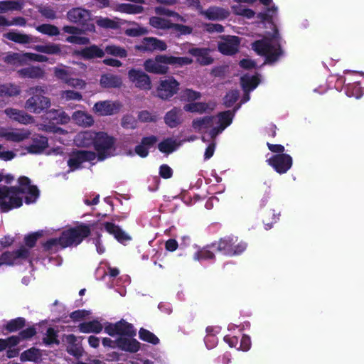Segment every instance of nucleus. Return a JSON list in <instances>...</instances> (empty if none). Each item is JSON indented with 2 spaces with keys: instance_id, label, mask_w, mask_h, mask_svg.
<instances>
[{
  "instance_id": "obj_60",
  "label": "nucleus",
  "mask_w": 364,
  "mask_h": 364,
  "mask_svg": "<svg viewBox=\"0 0 364 364\" xmlns=\"http://www.w3.org/2000/svg\"><path fill=\"white\" fill-rule=\"evenodd\" d=\"M239 92L236 90H230L224 97V105L226 107H231L238 100Z\"/></svg>"
},
{
  "instance_id": "obj_22",
  "label": "nucleus",
  "mask_w": 364,
  "mask_h": 364,
  "mask_svg": "<svg viewBox=\"0 0 364 364\" xmlns=\"http://www.w3.org/2000/svg\"><path fill=\"white\" fill-rule=\"evenodd\" d=\"M116 344L120 350L132 353L139 351L141 347V343L133 337H119L116 340Z\"/></svg>"
},
{
  "instance_id": "obj_18",
  "label": "nucleus",
  "mask_w": 364,
  "mask_h": 364,
  "mask_svg": "<svg viewBox=\"0 0 364 364\" xmlns=\"http://www.w3.org/2000/svg\"><path fill=\"white\" fill-rule=\"evenodd\" d=\"M4 112L10 119L20 124L27 125L34 122L33 117L23 110H19L15 108H6Z\"/></svg>"
},
{
  "instance_id": "obj_40",
  "label": "nucleus",
  "mask_w": 364,
  "mask_h": 364,
  "mask_svg": "<svg viewBox=\"0 0 364 364\" xmlns=\"http://www.w3.org/2000/svg\"><path fill=\"white\" fill-rule=\"evenodd\" d=\"M259 78L256 75H244L240 78L241 86L245 92L255 90L259 85Z\"/></svg>"
},
{
  "instance_id": "obj_62",
  "label": "nucleus",
  "mask_w": 364,
  "mask_h": 364,
  "mask_svg": "<svg viewBox=\"0 0 364 364\" xmlns=\"http://www.w3.org/2000/svg\"><path fill=\"white\" fill-rule=\"evenodd\" d=\"M148 33L146 28L137 26L135 28H129L124 31V34L130 37H138Z\"/></svg>"
},
{
  "instance_id": "obj_23",
  "label": "nucleus",
  "mask_w": 364,
  "mask_h": 364,
  "mask_svg": "<svg viewBox=\"0 0 364 364\" xmlns=\"http://www.w3.org/2000/svg\"><path fill=\"white\" fill-rule=\"evenodd\" d=\"M183 111L180 107H173L164 116V122L170 128H176L183 122Z\"/></svg>"
},
{
  "instance_id": "obj_6",
  "label": "nucleus",
  "mask_w": 364,
  "mask_h": 364,
  "mask_svg": "<svg viewBox=\"0 0 364 364\" xmlns=\"http://www.w3.org/2000/svg\"><path fill=\"white\" fill-rule=\"evenodd\" d=\"M115 141L114 137L109 136L105 132H98L95 134L92 144L96 151V158L99 161H102L114 155L116 150Z\"/></svg>"
},
{
  "instance_id": "obj_63",
  "label": "nucleus",
  "mask_w": 364,
  "mask_h": 364,
  "mask_svg": "<svg viewBox=\"0 0 364 364\" xmlns=\"http://www.w3.org/2000/svg\"><path fill=\"white\" fill-rule=\"evenodd\" d=\"M346 92L349 96L359 98L362 95L361 87L358 83H348L346 87Z\"/></svg>"
},
{
  "instance_id": "obj_30",
  "label": "nucleus",
  "mask_w": 364,
  "mask_h": 364,
  "mask_svg": "<svg viewBox=\"0 0 364 364\" xmlns=\"http://www.w3.org/2000/svg\"><path fill=\"white\" fill-rule=\"evenodd\" d=\"M72 119L77 125L84 127H90L94 123L92 117L82 111L74 112L72 115Z\"/></svg>"
},
{
  "instance_id": "obj_21",
  "label": "nucleus",
  "mask_w": 364,
  "mask_h": 364,
  "mask_svg": "<svg viewBox=\"0 0 364 364\" xmlns=\"http://www.w3.org/2000/svg\"><path fill=\"white\" fill-rule=\"evenodd\" d=\"M75 53L85 60L102 58L105 56L104 50L95 44L85 47L80 50L76 51Z\"/></svg>"
},
{
  "instance_id": "obj_46",
  "label": "nucleus",
  "mask_w": 364,
  "mask_h": 364,
  "mask_svg": "<svg viewBox=\"0 0 364 364\" xmlns=\"http://www.w3.org/2000/svg\"><path fill=\"white\" fill-rule=\"evenodd\" d=\"M105 54L113 55L114 57H119L121 58H126L127 56V51L125 48L116 46V45H108L105 47Z\"/></svg>"
},
{
  "instance_id": "obj_8",
  "label": "nucleus",
  "mask_w": 364,
  "mask_h": 364,
  "mask_svg": "<svg viewBox=\"0 0 364 364\" xmlns=\"http://www.w3.org/2000/svg\"><path fill=\"white\" fill-rule=\"evenodd\" d=\"M66 16L69 21L80 25L84 32L95 31V26L89 10L81 7L73 8L67 12Z\"/></svg>"
},
{
  "instance_id": "obj_26",
  "label": "nucleus",
  "mask_w": 364,
  "mask_h": 364,
  "mask_svg": "<svg viewBox=\"0 0 364 364\" xmlns=\"http://www.w3.org/2000/svg\"><path fill=\"white\" fill-rule=\"evenodd\" d=\"M105 230L110 235H114V238L119 242L123 243L131 240L129 236L119 226L116 225L111 222H105L102 224Z\"/></svg>"
},
{
  "instance_id": "obj_10",
  "label": "nucleus",
  "mask_w": 364,
  "mask_h": 364,
  "mask_svg": "<svg viewBox=\"0 0 364 364\" xmlns=\"http://www.w3.org/2000/svg\"><path fill=\"white\" fill-rule=\"evenodd\" d=\"M30 254V250L24 245H21L19 249L14 251H6L0 255V267L20 264L28 259Z\"/></svg>"
},
{
  "instance_id": "obj_32",
  "label": "nucleus",
  "mask_w": 364,
  "mask_h": 364,
  "mask_svg": "<svg viewBox=\"0 0 364 364\" xmlns=\"http://www.w3.org/2000/svg\"><path fill=\"white\" fill-rule=\"evenodd\" d=\"M280 213H276L274 209H266L262 214V222L267 230L271 229L279 219Z\"/></svg>"
},
{
  "instance_id": "obj_14",
  "label": "nucleus",
  "mask_w": 364,
  "mask_h": 364,
  "mask_svg": "<svg viewBox=\"0 0 364 364\" xmlns=\"http://www.w3.org/2000/svg\"><path fill=\"white\" fill-rule=\"evenodd\" d=\"M268 165L279 173H286L292 166V157L287 154H274L267 160Z\"/></svg>"
},
{
  "instance_id": "obj_12",
  "label": "nucleus",
  "mask_w": 364,
  "mask_h": 364,
  "mask_svg": "<svg viewBox=\"0 0 364 364\" xmlns=\"http://www.w3.org/2000/svg\"><path fill=\"white\" fill-rule=\"evenodd\" d=\"M129 80L140 90L148 91L151 89L150 76L141 69L131 68L127 73Z\"/></svg>"
},
{
  "instance_id": "obj_37",
  "label": "nucleus",
  "mask_w": 364,
  "mask_h": 364,
  "mask_svg": "<svg viewBox=\"0 0 364 364\" xmlns=\"http://www.w3.org/2000/svg\"><path fill=\"white\" fill-rule=\"evenodd\" d=\"M41 356L42 354L40 349L31 347L21 353L20 360L21 362L30 361L38 363L41 359Z\"/></svg>"
},
{
  "instance_id": "obj_59",
  "label": "nucleus",
  "mask_w": 364,
  "mask_h": 364,
  "mask_svg": "<svg viewBox=\"0 0 364 364\" xmlns=\"http://www.w3.org/2000/svg\"><path fill=\"white\" fill-rule=\"evenodd\" d=\"M159 117L155 113H151L148 110H143L139 112L138 119L141 122H156Z\"/></svg>"
},
{
  "instance_id": "obj_39",
  "label": "nucleus",
  "mask_w": 364,
  "mask_h": 364,
  "mask_svg": "<svg viewBox=\"0 0 364 364\" xmlns=\"http://www.w3.org/2000/svg\"><path fill=\"white\" fill-rule=\"evenodd\" d=\"M183 109L191 113L203 114L208 112V110L211 111L213 109L210 108L208 103L199 102L186 104L183 106Z\"/></svg>"
},
{
  "instance_id": "obj_20",
  "label": "nucleus",
  "mask_w": 364,
  "mask_h": 364,
  "mask_svg": "<svg viewBox=\"0 0 364 364\" xmlns=\"http://www.w3.org/2000/svg\"><path fill=\"white\" fill-rule=\"evenodd\" d=\"M200 14L210 21H223L230 16L228 9L218 6H210L204 11H201Z\"/></svg>"
},
{
  "instance_id": "obj_61",
  "label": "nucleus",
  "mask_w": 364,
  "mask_h": 364,
  "mask_svg": "<svg viewBox=\"0 0 364 364\" xmlns=\"http://www.w3.org/2000/svg\"><path fill=\"white\" fill-rule=\"evenodd\" d=\"M121 125L124 129H134L137 126V122L134 117L130 114H127L122 117Z\"/></svg>"
},
{
  "instance_id": "obj_57",
  "label": "nucleus",
  "mask_w": 364,
  "mask_h": 364,
  "mask_svg": "<svg viewBox=\"0 0 364 364\" xmlns=\"http://www.w3.org/2000/svg\"><path fill=\"white\" fill-rule=\"evenodd\" d=\"M42 235L41 231L34 232L26 235L24 237L25 247H27V249L30 250L31 248L35 247L38 239Z\"/></svg>"
},
{
  "instance_id": "obj_29",
  "label": "nucleus",
  "mask_w": 364,
  "mask_h": 364,
  "mask_svg": "<svg viewBox=\"0 0 364 364\" xmlns=\"http://www.w3.org/2000/svg\"><path fill=\"white\" fill-rule=\"evenodd\" d=\"M100 82V85L104 88H119L122 85V77L112 74L102 75Z\"/></svg>"
},
{
  "instance_id": "obj_58",
  "label": "nucleus",
  "mask_w": 364,
  "mask_h": 364,
  "mask_svg": "<svg viewBox=\"0 0 364 364\" xmlns=\"http://www.w3.org/2000/svg\"><path fill=\"white\" fill-rule=\"evenodd\" d=\"M200 97V92L188 88L184 90L181 95V99L183 100L191 102H193L195 100H199Z\"/></svg>"
},
{
  "instance_id": "obj_38",
  "label": "nucleus",
  "mask_w": 364,
  "mask_h": 364,
  "mask_svg": "<svg viewBox=\"0 0 364 364\" xmlns=\"http://www.w3.org/2000/svg\"><path fill=\"white\" fill-rule=\"evenodd\" d=\"M78 327L80 331L85 333H99L103 328L102 325L97 320L81 323Z\"/></svg>"
},
{
  "instance_id": "obj_5",
  "label": "nucleus",
  "mask_w": 364,
  "mask_h": 364,
  "mask_svg": "<svg viewBox=\"0 0 364 364\" xmlns=\"http://www.w3.org/2000/svg\"><path fill=\"white\" fill-rule=\"evenodd\" d=\"M31 97L25 102V108L31 112L41 114L51 105L50 99L45 96L43 87L36 86L29 89Z\"/></svg>"
},
{
  "instance_id": "obj_1",
  "label": "nucleus",
  "mask_w": 364,
  "mask_h": 364,
  "mask_svg": "<svg viewBox=\"0 0 364 364\" xmlns=\"http://www.w3.org/2000/svg\"><path fill=\"white\" fill-rule=\"evenodd\" d=\"M257 18L262 21L271 23L273 26V32L268 33L269 36L267 37L255 41L252 43V49L258 55L265 57V63L272 64L283 55L280 44L282 38L277 26L273 23L272 15L267 12H261L257 14Z\"/></svg>"
},
{
  "instance_id": "obj_28",
  "label": "nucleus",
  "mask_w": 364,
  "mask_h": 364,
  "mask_svg": "<svg viewBox=\"0 0 364 364\" xmlns=\"http://www.w3.org/2000/svg\"><path fill=\"white\" fill-rule=\"evenodd\" d=\"M65 341L68 343L66 351L68 354L80 358L82 355L83 349L77 343V338L74 334L65 335Z\"/></svg>"
},
{
  "instance_id": "obj_36",
  "label": "nucleus",
  "mask_w": 364,
  "mask_h": 364,
  "mask_svg": "<svg viewBox=\"0 0 364 364\" xmlns=\"http://www.w3.org/2000/svg\"><path fill=\"white\" fill-rule=\"evenodd\" d=\"M178 146L179 143L176 139L168 137L159 143L158 149L161 153L168 155L176 151Z\"/></svg>"
},
{
  "instance_id": "obj_55",
  "label": "nucleus",
  "mask_w": 364,
  "mask_h": 364,
  "mask_svg": "<svg viewBox=\"0 0 364 364\" xmlns=\"http://www.w3.org/2000/svg\"><path fill=\"white\" fill-rule=\"evenodd\" d=\"M96 24L103 28L117 29L119 27L117 21L107 17H100L96 20Z\"/></svg>"
},
{
  "instance_id": "obj_54",
  "label": "nucleus",
  "mask_w": 364,
  "mask_h": 364,
  "mask_svg": "<svg viewBox=\"0 0 364 364\" xmlns=\"http://www.w3.org/2000/svg\"><path fill=\"white\" fill-rule=\"evenodd\" d=\"M120 9L122 12L128 14H138L144 11L143 6L131 4H122L120 5Z\"/></svg>"
},
{
  "instance_id": "obj_11",
  "label": "nucleus",
  "mask_w": 364,
  "mask_h": 364,
  "mask_svg": "<svg viewBox=\"0 0 364 364\" xmlns=\"http://www.w3.org/2000/svg\"><path fill=\"white\" fill-rule=\"evenodd\" d=\"M180 89V83L173 76L161 80L156 87V97L162 100H168L175 95Z\"/></svg>"
},
{
  "instance_id": "obj_24",
  "label": "nucleus",
  "mask_w": 364,
  "mask_h": 364,
  "mask_svg": "<svg viewBox=\"0 0 364 364\" xmlns=\"http://www.w3.org/2000/svg\"><path fill=\"white\" fill-rule=\"evenodd\" d=\"M48 147V140L46 136L37 135L32 139V143L26 147L28 153L39 154Z\"/></svg>"
},
{
  "instance_id": "obj_34",
  "label": "nucleus",
  "mask_w": 364,
  "mask_h": 364,
  "mask_svg": "<svg viewBox=\"0 0 364 364\" xmlns=\"http://www.w3.org/2000/svg\"><path fill=\"white\" fill-rule=\"evenodd\" d=\"M33 49L39 53L48 55H62L61 45L49 43L45 45H36Z\"/></svg>"
},
{
  "instance_id": "obj_9",
  "label": "nucleus",
  "mask_w": 364,
  "mask_h": 364,
  "mask_svg": "<svg viewBox=\"0 0 364 364\" xmlns=\"http://www.w3.org/2000/svg\"><path fill=\"white\" fill-rule=\"evenodd\" d=\"M70 120V116L63 109H50L43 117V122L46 123L44 130L50 133H58L63 129L57 125L66 124Z\"/></svg>"
},
{
  "instance_id": "obj_16",
  "label": "nucleus",
  "mask_w": 364,
  "mask_h": 364,
  "mask_svg": "<svg viewBox=\"0 0 364 364\" xmlns=\"http://www.w3.org/2000/svg\"><path fill=\"white\" fill-rule=\"evenodd\" d=\"M223 41L218 42V49L220 53L225 55H233L239 50L240 38L235 36H223Z\"/></svg>"
},
{
  "instance_id": "obj_45",
  "label": "nucleus",
  "mask_w": 364,
  "mask_h": 364,
  "mask_svg": "<svg viewBox=\"0 0 364 364\" xmlns=\"http://www.w3.org/2000/svg\"><path fill=\"white\" fill-rule=\"evenodd\" d=\"M139 338L145 342L149 343L152 345H157L159 343V338L150 331L141 328L139 331Z\"/></svg>"
},
{
  "instance_id": "obj_27",
  "label": "nucleus",
  "mask_w": 364,
  "mask_h": 364,
  "mask_svg": "<svg viewBox=\"0 0 364 364\" xmlns=\"http://www.w3.org/2000/svg\"><path fill=\"white\" fill-rule=\"evenodd\" d=\"M93 109L99 116H109L114 114L117 107L110 101H100L95 104Z\"/></svg>"
},
{
  "instance_id": "obj_17",
  "label": "nucleus",
  "mask_w": 364,
  "mask_h": 364,
  "mask_svg": "<svg viewBox=\"0 0 364 364\" xmlns=\"http://www.w3.org/2000/svg\"><path fill=\"white\" fill-rule=\"evenodd\" d=\"M7 60L8 62H11L12 60L18 62L20 65H22L26 60L40 63L47 62L48 60V58L43 55L33 53H24L23 54L14 53L7 56Z\"/></svg>"
},
{
  "instance_id": "obj_4",
  "label": "nucleus",
  "mask_w": 364,
  "mask_h": 364,
  "mask_svg": "<svg viewBox=\"0 0 364 364\" xmlns=\"http://www.w3.org/2000/svg\"><path fill=\"white\" fill-rule=\"evenodd\" d=\"M193 63V59L188 57H177L166 54L156 55L154 58L144 60L143 67L146 72L155 75L169 73V65L173 68H182Z\"/></svg>"
},
{
  "instance_id": "obj_56",
  "label": "nucleus",
  "mask_w": 364,
  "mask_h": 364,
  "mask_svg": "<svg viewBox=\"0 0 364 364\" xmlns=\"http://www.w3.org/2000/svg\"><path fill=\"white\" fill-rule=\"evenodd\" d=\"M30 132H9L6 134V139L14 142H21L24 139L28 138Z\"/></svg>"
},
{
  "instance_id": "obj_15",
  "label": "nucleus",
  "mask_w": 364,
  "mask_h": 364,
  "mask_svg": "<svg viewBox=\"0 0 364 364\" xmlns=\"http://www.w3.org/2000/svg\"><path fill=\"white\" fill-rule=\"evenodd\" d=\"M166 43L155 37H144L139 45L135 46V50L140 52L153 53L154 51H165L167 49Z\"/></svg>"
},
{
  "instance_id": "obj_49",
  "label": "nucleus",
  "mask_w": 364,
  "mask_h": 364,
  "mask_svg": "<svg viewBox=\"0 0 364 364\" xmlns=\"http://www.w3.org/2000/svg\"><path fill=\"white\" fill-rule=\"evenodd\" d=\"M22 9V4L14 1H0V14L9 11H19Z\"/></svg>"
},
{
  "instance_id": "obj_13",
  "label": "nucleus",
  "mask_w": 364,
  "mask_h": 364,
  "mask_svg": "<svg viewBox=\"0 0 364 364\" xmlns=\"http://www.w3.org/2000/svg\"><path fill=\"white\" fill-rule=\"evenodd\" d=\"M97 157L96 153L88 150H75L73 151L69 159L68 160V166L72 171L81 168V165L84 162H92Z\"/></svg>"
},
{
  "instance_id": "obj_53",
  "label": "nucleus",
  "mask_w": 364,
  "mask_h": 364,
  "mask_svg": "<svg viewBox=\"0 0 364 364\" xmlns=\"http://www.w3.org/2000/svg\"><path fill=\"white\" fill-rule=\"evenodd\" d=\"M26 193H27V196L25 197V203L26 204L35 203L39 197V190L34 185L28 187Z\"/></svg>"
},
{
  "instance_id": "obj_41",
  "label": "nucleus",
  "mask_w": 364,
  "mask_h": 364,
  "mask_svg": "<svg viewBox=\"0 0 364 364\" xmlns=\"http://www.w3.org/2000/svg\"><path fill=\"white\" fill-rule=\"evenodd\" d=\"M213 116H205L198 117L192 121V127L196 131H200L203 129H208L212 127L213 124Z\"/></svg>"
},
{
  "instance_id": "obj_31",
  "label": "nucleus",
  "mask_w": 364,
  "mask_h": 364,
  "mask_svg": "<svg viewBox=\"0 0 364 364\" xmlns=\"http://www.w3.org/2000/svg\"><path fill=\"white\" fill-rule=\"evenodd\" d=\"M217 242L216 241L205 245L203 248L195 252L193 258L196 260H206V259H215V255L213 252L210 250L211 248L215 247Z\"/></svg>"
},
{
  "instance_id": "obj_50",
  "label": "nucleus",
  "mask_w": 364,
  "mask_h": 364,
  "mask_svg": "<svg viewBox=\"0 0 364 364\" xmlns=\"http://www.w3.org/2000/svg\"><path fill=\"white\" fill-rule=\"evenodd\" d=\"M234 113L230 110L219 112L218 114L219 125L222 127V129H225L232 122Z\"/></svg>"
},
{
  "instance_id": "obj_19",
  "label": "nucleus",
  "mask_w": 364,
  "mask_h": 364,
  "mask_svg": "<svg viewBox=\"0 0 364 364\" xmlns=\"http://www.w3.org/2000/svg\"><path fill=\"white\" fill-rule=\"evenodd\" d=\"M210 50L207 48H192L188 53L196 58V62L200 65H209L212 64L214 59L210 55Z\"/></svg>"
},
{
  "instance_id": "obj_64",
  "label": "nucleus",
  "mask_w": 364,
  "mask_h": 364,
  "mask_svg": "<svg viewBox=\"0 0 364 364\" xmlns=\"http://www.w3.org/2000/svg\"><path fill=\"white\" fill-rule=\"evenodd\" d=\"M66 41L78 45H87L90 43V38L85 36H70L66 38Z\"/></svg>"
},
{
  "instance_id": "obj_33",
  "label": "nucleus",
  "mask_w": 364,
  "mask_h": 364,
  "mask_svg": "<svg viewBox=\"0 0 364 364\" xmlns=\"http://www.w3.org/2000/svg\"><path fill=\"white\" fill-rule=\"evenodd\" d=\"M117 335L120 336V337L127 336L132 338L136 334L133 325L124 319L117 321Z\"/></svg>"
},
{
  "instance_id": "obj_43",
  "label": "nucleus",
  "mask_w": 364,
  "mask_h": 364,
  "mask_svg": "<svg viewBox=\"0 0 364 364\" xmlns=\"http://www.w3.org/2000/svg\"><path fill=\"white\" fill-rule=\"evenodd\" d=\"M19 87L11 83L0 85V97H14L20 94Z\"/></svg>"
},
{
  "instance_id": "obj_3",
  "label": "nucleus",
  "mask_w": 364,
  "mask_h": 364,
  "mask_svg": "<svg viewBox=\"0 0 364 364\" xmlns=\"http://www.w3.org/2000/svg\"><path fill=\"white\" fill-rule=\"evenodd\" d=\"M18 186H0V210L7 213L23 205L21 195L25 194L26 188L31 185V180L27 176H20L18 179Z\"/></svg>"
},
{
  "instance_id": "obj_35",
  "label": "nucleus",
  "mask_w": 364,
  "mask_h": 364,
  "mask_svg": "<svg viewBox=\"0 0 364 364\" xmlns=\"http://www.w3.org/2000/svg\"><path fill=\"white\" fill-rule=\"evenodd\" d=\"M4 37L9 41L19 44H28L33 42L32 37L25 33L9 31L4 34Z\"/></svg>"
},
{
  "instance_id": "obj_48",
  "label": "nucleus",
  "mask_w": 364,
  "mask_h": 364,
  "mask_svg": "<svg viewBox=\"0 0 364 364\" xmlns=\"http://www.w3.org/2000/svg\"><path fill=\"white\" fill-rule=\"evenodd\" d=\"M154 12L156 15L173 17L177 21H181L183 22L186 21L185 18L182 16H181L178 13H177L174 11L170 10L168 9H166L164 6H160L155 7Z\"/></svg>"
},
{
  "instance_id": "obj_47",
  "label": "nucleus",
  "mask_w": 364,
  "mask_h": 364,
  "mask_svg": "<svg viewBox=\"0 0 364 364\" xmlns=\"http://www.w3.org/2000/svg\"><path fill=\"white\" fill-rule=\"evenodd\" d=\"M169 29L173 30V33L176 34V36L179 37L181 36H186L190 35L193 32V28L189 26L174 23L171 22Z\"/></svg>"
},
{
  "instance_id": "obj_25",
  "label": "nucleus",
  "mask_w": 364,
  "mask_h": 364,
  "mask_svg": "<svg viewBox=\"0 0 364 364\" xmlns=\"http://www.w3.org/2000/svg\"><path fill=\"white\" fill-rule=\"evenodd\" d=\"M21 78L42 79L45 77V70L39 66L30 65L17 70Z\"/></svg>"
},
{
  "instance_id": "obj_51",
  "label": "nucleus",
  "mask_w": 364,
  "mask_h": 364,
  "mask_svg": "<svg viewBox=\"0 0 364 364\" xmlns=\"http://www.w3.org/2000/svg\"><path fill=\"white\" fill-rule=\"evenodd\" d=\"M36 30L38 32L49 36H55L60 33L59 29L57 26L48 23H43L38 26L36 27Z\"/></svg>"
},
{
  "instance_id": "obj_2",
  "label": "nucleus",
  "mask_w": 364,
  "mask_h": 364,
  "mask_svg": "<svg viewBox=\"0 0 364 364\" xmlns=\"http://www.w3.org/2000/svg\"><path fill=\"white\" fill-rule=\"evenodd\" d=\"M90 234V225L80 223L73 228L63 231L58 238L49 239L43 244V247L45 251L56 252L59 247L65 249L72 246L76 247Z\"/></svg>"
},
{
  "instance_id": "obj_52",
  "label": "nucleus",
  "mask_w": 364,
  "mask_h": 364,
  "mask_svg": "<svg viewBox=\"0 0 364 364\" xmlns=\"http://www.w3.org/2000/svg\"><path fill=\"white\" fill-rule=\"evenodd\" d=\"M58 331L53 328L49 327L46 331V337L43 338V342L46 346H50L52 344L59 345L60 341L58 339Z\"/></svg>"
},
{
  "instance_id": "obj_7",
  "label": "nucleus",
  "mask_w": 364,
  "mask_h": 364,
  "mask_svg": "<svg viewBox=\"0 0 364 364\" xmlns=\"http://www.w3.org/2000/svg\"><path fill=\"white\" fill-rule=\"evenodd\" d=\"M216 245V250L224 255L233 257L241 255L247 248V243L239 241L238 237L234 235H227L219 239Z\"/></svg>"
},
{
  "instance_id": "obj_42",
  "label": "nucleus",
  "mask_w": 364,
  "mask_h": 364,
  "mask_svg": "<svg viewBox=\"0 0 364 364\" xmlns=\"http://www.w3.org/2000/svg\"><path fill=\"white\" fill-rule=\"evenodd\" d=\"M26 326V319L23 317H17L11 319L4 326V330L9 333L16 332Z\"/></svg>"
},
{
  "instance_id": "obj_44",
  "label": "nucleus",
  "mask_w": 364,
  "mask_h": 364,
  "mask_svg": "<svg viewBox=\"0 0 364 364\" xmlns=\"http://www.w3.org/2000/svg\"><path fill=\"white\" fill-rule=\"evenodd\" d=\"M171 21L159 16H151L149 18V24L154 28L166 30L169 29Z\"/></svg>"
}]
</instances>
